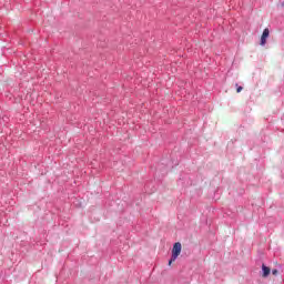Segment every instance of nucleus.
Masks as SVG:
<instances>
[{"label":"nucleus","instance_id":"6","mask_svg":"<svg viewBox=\"0 0 284 284\" xmlns=\"http://www.w3.org/2000/svg\"><path fill=\"white\" fill-rule=\"evenodd\" d=\"M174 261H176V260H173V257H171V260L169 261V265H172V263H174Z\"/></svg>","mask_w":284,"mask_h":284},{"label":"nucleus","instance_id":"1","mask_svg":"<svg viewBox=\"0 0 284 284\" xmlns=\"http://www.w3.org/2000/svg\"><path fill=\"white\" fill-rule=\"evenodd\" d=\"M181 242H178L173 245L172 248V256H173V261H176V258H179V256L181 255Z\"/></svg>","mask_w":284,"mask_h":284},{"label":"nucleus","instance_id":"4","mask_svg":"<svg viewBox=\"0 0 284 284\" xmlns=\"http://www.w3.org/2000/svg\"><path fill=\"white\" fill-rule=\"evenodd\" d=\"M277 274H278V270L275 268V270L272 271L273 276H276Z\"/></svg>","mask_w":284,"mask_h":284},{"label":"nucleus","instance_id":"3","mask_svg":"<svg viewBox=\"0 0 284 284\" xmlns=\"http://www.w3.org/2000/svg\"><path fill=\"white\" fill-rule=\"evenodd\" d=\"M262 272H263V274H262L263 278H267V276H270L271 270H270V267L265 266V264H263Z\"/></svg>","mask_w":284,"mask_h":284},{"label":"nucleus","instance_id":"5","mask_svg":"<svg viewBox=\"0 0 284 284\" xmlns=\"http://www.w3.org/2000/svg\"><path fill=\"white\" fill-rule=\"evenodd\" d=\"M242 91H243V87H237L236 92L239 93V92H242Z\"/></svg>","mask_w":284,"mask_h":284},{"label":"nucleus","instance_id":"2","mask_svg":"<svg viewBox=\"0 0 284 284\" xmlns=\"http://www.w3.org/2000/svg\"><path fill=\"white\" fill-rule=\"evenodd\" d=\"M268 37H270V29L266 28L262 33L260 45H265V43H267Z\"/></svg>","mask_w":284,"mask_h":284},{"label":"nucleus","instance_id":"7","mask_svg":"<svg viewBox=\"0 0 284 284\" xmlns=\"http://www.w3.org/2000/svg\"><path fill=\"white\" fill-rule=\"evenodd\" d=\"M281 7L284 8V1L281 3Z\"/></svg>","mask_w":284,"mask_h":284}]
</instances>
